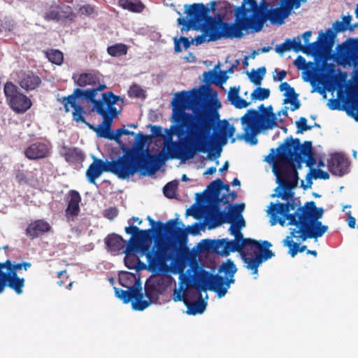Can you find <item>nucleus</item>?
Returning a JSON list of instances; mask_svg holds the SVG:
<instances>
[{"label": "nucleus", "instance_id": "obj_30", "mask_svg": "<svg viewBox=\"0 0 358 358\" xmlns=\"http://www.w3.org/2000/svg\"><path fill=\"white\" fill-rule=\"evenodd\" d=\"M329 171L336 176H341L348 172L349 162L341 153H332L327 159Z\"/></svg>", "mask_w": 358, "mask_h": 358}, {"label": "nucleus", "instance_id": "obj_15", "mask_svg": "<svg viewBox=\"0 0 358 358\" xmlns=\"http://www.w3.org/2000/svg\"><path fill=\"white\" fill-rule=\"evenodd\" d=\"M290 49L296 52H302L307 55H317L325 46H332L335 40V32L331 29L319 32L317 40L307 45H303L299 38L287 39Z\"/></svg>", "mask_w": 358, "mask_h": 358}, {"label": "nucleus", "instance_id": "obj_40", "mask_svg": "<svg viewBox=\"0 0 358 358\" xmlns=\"http://www.w3.org/2000/svg\"><path fill=\"white\" fill-rule=\"evenodd\" d=\"M352 20V17L350 15L343 16V21H336L332 27L330 28L334 32H335V38L338 32H343L347 29L352 30L353 27H351L350 22Z\"/></svg>", "mask_w": 358, "mask_h": 358}, {"label": "nucleus", "instance_id": "obj_63", "mask_svg": "<svg viewBox=\"0 0 358 358\" xmlns=\"http://www.w3.org/2000/svg\"><path fill=\"white\" fill-rule=\"evenodd\" d=\"M216 172V167L208 168L204 172V175H213Z\"/></svg>", "mask_w": 358, "mask_h": 358}, {"label": "nucleus", "instance_id": "obj_16", "mask_svg": "<svg viewBox=\"0 0 358 358\" xmlns=\"http://www.w3.org/2000/svg\"><path fill=\"white\" fill-rule=\"evenodd\" d=\"M3 93L8 105L17 113H24L32 106L31 99L11 81L5 83Z\"/></svg>", "mask_w": 358, "mask_h": 358}, {"label": "nucleus", "instance_id": "obj_45", "mask_svg": "<svg viewBox=\"0 0 358 358\" xmlns=\"http://www.w3.org/2000/svg\"><path fill=\"white\" fill-rule=\"evenodd\" d=\"M46 56L52 64L60 65L64 61L63 53L59 50H49L46 52Z\"/></svg>", "mask_w": 358, "mask_h": 358}, {"label": "nucleus", "instance_id": "obj_46", "mask_svg": "<svg viewBox=\"0 0 358 358\" xmlns=\"http://www.w3.org/2000/svg\"><path fill=\"white\" fill-rule=\"evenodd\" d=\"M270 90L266 88L257 87L251 94L252 101H263L269 97Z\"/></svg>", "mask_w": 358, "mask_h": 358}, {"label": "nucleus", "instance_id": "obj_3", "mask_svg": "<svg viewBox=\"0 0 358 358\" xmlns=\"http://www.w3.org/2000/svg\"><path fill=\"white\" fill-rule=\"evenodd\" d=\"M237 268L233 261L227 259L222 263L219 268L220 273H223L226 280L222 277L213 275L212 273L196 266L194 273L196 278V288L190 285V282L182 273L180 274V282L178 289H175L173 300L182 301L187 308L189 315L201 314L206 308L207 302L202 299L192 302L196 299L198 292L207 289L214 291L219 298L223 297L227 292L231 284L234 283V274ZM200 298H202L201 295Z\"/></svg>", "mask_w": 358, "mask_h": 358}, {"label": "nucleus", "instance_id": "obj_36", "mask_svg": "<svg viewBox=\"0 0 358 358\" xmlns=\"http://www.w3.org/2000/svg\"><path fill=\"white\" fill-rule=\"evenodd\" d=\"M240 86H234L229 88L227 94V99L236 108H246L251 104V101H247L240 96Z\"/></svg>", "mask_w": 358, "mask_h": 358}, {"label": "nucleus", "instance_id": "obj_25", "mask_svg": "<svg viewBox=\"0 0 358 358\" xmlns=\"http://www.w3.org/2000/svg\"><path fill=\"white\" fill-rule=\"evenodd\" d=\"M61 102L64 106L65 113L70 112L69 106L73 108L72 112V119L73 121L84 123L88 125L90 128H93L92 126L86 122L84 117L85 111L81 105L76 103V99L73 93L67 96L62 97Z\"/></svg>", "mask_w": 358, "mask_h": 358}, {"label": "nucleus", "instance_id": "obj_56", "mask_svg": "<svg viewBox=\"0 0 358 358\" xmlns=\"http://www.w3.org/2000/svg\"><path fill=\"white\" fill-rule=\"evenodd\" d=\"M130 94L131 96H133L136 98H140L143 95L144 91L139 87L134 85L132 87H131Z\"/></svg>", "mask_w": 358, "mask_h": 358}, {"label": "nucleus", "instance_id": "obj_35", "mask_svg": "<svg viewBox=\"0 0 358 358\" xmlns=\"http://www.w3.org/2000/svg\"><path fill=\"white\" fill-rule=\"evenodd\" d=\"M280 90L283 92L285 99L283 103L289 104V108L292 110H296L300 107V103L295 93L294 89L290 86L287 82L282 83L279 86Z\"/></svg>", "mask_w": 358, "mask_h": 358}, {"label": "nucleus", "instance_id": "obj_17", "mask_svg": "<svg viewBox=\"0 0 358 358\" xmlns=\"http://www.w3.org/2000/svg\"><path fill=\"white\" fill-rule=\"evenodd\" d=\"M282 150V155L289 157L292 161L298 159H307V165L312 166L315 164V160L313 156L312 145L310 142H306L304 146H301L299 141L296 142L287 139L284 145L278 148V151Z\"/></svg>", "mask_w": 358, "mask_h": 358}, {"label": "nucleus", "instance_id": "obj_38", "mask_svg": "<svg viewBox=\"0 0 358 358\" xmlns=\"http://www.w3.org/2000/svg\"><path fill=\"white\" fill-rule=\"evenodd\" d=\"M99 80L100 77L99 73L91 71L80 74L75 82L79 87H84L87 85H94L99 83Z\"/></svg>", "mask_w": 358, "mask_h": 358}, {"label": "nucleus", "instance_id": "obj_21", "mask_svg": "<svg viewBox=\"0 0 358 358\" xmlns=\"http://www.w3.org/2000/svg\"><path fill=\"white\" fill-rule=\"evenodd\" d=\"M114 118L115 117L111 118L108 124L105 122V118H103V122L100 125H99L96 128L93 127L94 130L96 131L98 136L109 140L115 141L120 144V146L121 147V145L124 144L120 141V137L122 135H131L135 136V141L133 143L134 145L136 141L137 135L140 133L144 134L143 132H138L136 134L135 132L130 131L129 130L124 128L117 129L115 132L112 131L110 128Z\"/></svg>", "mask_w": 358, "mask_h": 358}, {"label": "nucleus", "instance_id": "obj_42", "mask_svg": "<svg viewBox=\"0 0 358 358\" xmlns=\"http://www.w3.org/2000/svg\"><path fill=\"white\" fill-rule=\"evenodd\" d=\"M119 5L124 9L136 13H140L144 8L143 4L139 0H119Z\"/></svg>", "mask_w": 358, "mask_h": 358}, {"label": "nucleus", "instance_id": "obj_12", "mask_svg": "<svg viewBox=\"0 0 358 358\" xmlns=\"http://www.w3.org/2000/svg\"><path fill=\"white\" fill-rule=\"evenodd\" d=\"M278 155L273 149L266 157V162L273 164V172L276 176V182L279 186L276 187L275 194H272V197L278 196L285 200L286 203H291L294 196L293 189L298 185V173L294 168L288 169L284 174H280L275 165V161Z\"/></svg>", "mask_w": 358, "mask_h": 358}, {"label": "nucleus", "instance_id": "obj_2", "mask_svg": "<svg viewBox=\"0 0 358 358\" xmlns=\"http://www.w3.org/2000/svg\"><path fill=\"white\" fill-rule=\"evenodd\" d=\"M190 94L187 92H181L175 94L171 102L173 125L166 141V146L171 145L173 148L178 144L173 141L176 136L179 143L189 148L186 158H193L197 152L204 150L210 132V127L206 115L198 113L192 116L186 113L189 109Z\"/></svg>", "mask_w": 358, "mask_h": 358}, {"label": "nucleus", "instance_id": "obj_49", "mask_svg": "<svg viewBox=\"0 0 358 358\" xmlns=\"http://www.w3.org/2000/svg\"><path fill=\"white\" fill-rule=\"evenodd\" d=\"M206 94L208 96L210 97L215 107H216L217 108L221 107V103H220V101L218 100V97H217L218 94L216 91H215L214 90H213L210 87H208L206 89Z\"/></svg>", "mask_w": 358, "mask_h": 358}, {"label": "nucleus", "instance_id": "obj_1", "mask_svg": "<svg viewBox=\"0 0 358 358\" xmlns=\"http://www.w3.org/2000/svg\"><path fill=\"white\" fill-rule=\"evenodd\" d=\"M151 135H137L131 147L121 145L122 155L110 162L93 156V162L88 166L85 175L89 182L96 185V180L103 172H110L120 179H127L138 173L139 176H152L157 173V151L150 148L152 137H157V125L151 126Z\"/></svg>", "mask_w": 358, "mask_h": 358}, {"label": "nucleus", "instance_id": "obj_53", "mask_svg": "<svg viewBox=\"0 0 358 358\" xmlns=\"http://www.w3.org/2000/svg\"><path fill=\"white\" fill-rule=\"evenodd\" d=\"M275 50L277 53L280 55H282L285 52L290 51V46L288 43V40H285V41L278 45H276L275 48Z\"/></svg>", "mask_w": 358, "mask_h": 358}, {"label": "nucleus", "instance_id": "obj_51", "mask_svg": "<svg viewBox=\"0 0 358 358\" xmlns=\"http://www.w3.org/2000/svg\"><path fill=\"white\" fill-rule=\"evenodd\" d=\"M311 174L314 179L327 180L329 178V174L327 171L320 169H311Z\"/></svg>", "mask_w": 358, "mask_h": 358}, {"label": "nucleus", "instance_id": "obj_58", "mask_svg": "<svg viewBox=\"0 0 358 358\" xmlns=\"http://www.w3.org/2000/svg\"><path fill=\"white\" fill-rule=\"evenodd\" d=\"M328 106L331 110L341 109L340 102L336 99H331L328 102Z\"/></svg>", "mask_w": 358, "mask_h": 358}, {"label": "nucleus", "instance_id": "obj_29", "mask_svg": "<svg viewBox=\"0 0 358 358\" xmlns=\"http://www.w3.org/2000/svg\"><path fill=\"white\" fill-rule=\"evenodd\" d=\"M65 200L67 203L65 216L68 220L74 221L80 212L79 204L82 200L81 196L78 191L71 189L66 194Z\"/></svg>", "mask_w": 358, "mask_h": 358}, {"label": "nucleus", "instance_id": "obj_52", "mask_svg": "<svg viewBox=\"0 0 358 358\" xmlns=\"http://www.w3.org/2000/svg\"><path fill=\"white\" fill-rule=\"evenodd\" d=\"M296 124L299 132L310 130L312 129L311 126L307 124L306 118L303 117H300L299 120L296 122Z\"/></svg>", "mask_w": 358, "mask_h": 358}, {"label": "nucleus", "instance_id": "obj_14", "mask_svg": "<svg viewBox=\"0 0 358 358\" xmlns=\"http://www.w3.org/2000/svg\"><path fill=\"white\" fill-rule=\"evenodd\" d=\"M294 209V206L291 203L271 202L266 210L271 225L279 224L282 227L289 225L294 227L297 224L301 208H298L295 213H290Z\"/></svg>", "mask_w": 358, "mask_h": 358}, {"label": "nucleus", "instance_id": "obj_41", "mask_svg": "<svg viewBox=\"0 0 358 358\" xmlns=\"http://www.w3.org/2000/svg\"><path fill=\"white\" fill-rule=\"evenodd\" d=\"M294 236H292V232L290 231V235L287 236L283 240V245L285 247L289 248V254L294 257L298 252H302L306 250V246L303 245L302 247H299V244L294 242L293 238Z\"/></svg>", "mask_w": 358, "mask_h": 358}, {"label": "nucleus", "instance_id": "obj_33", "mask_svg": "<svg viewBox=\"0 0 358 358\" xmlns=\"http://www.w3.org/2000/svg\"><path fill=\"white\" fill-rule=\"evenodd\" d=\"M50 145L43 142H36L30 145L24 151L25 156L31 160L43 159L49 156Z\"/></svg>", "mask_w": 358, "mask_h": 358}, {"label": "nucleus", "instance_id": "obj_24", "mask_svg": "<svg viewBox=\"0 0 358 358\" xmlns=\"http://www.w3.org/2000/svg\"><path fill=\"white\" fill-rule=\"evenodd\" d=\"M73 16V11L70 6L53 4L44 13L43 18L48 22H59L66 19L72 20Z\"/></svg>", "mask_w": 358, "mask_h": 358}, {"label": "nucleus", "instance_id": "obj_39", "mask_svg": "<svg viewBox=\"0 0 358 358\" xmlns=\"http://www.w3.org/2000/svg\"><path fill=\"white\" fill-rule=\"evenodd\" d=\"M31 266L29 262H24L22 263L13 264L10 259H7L5 262H0V271L6 268L8 273H17V270L24 269L27 271Z\"/></svg>", "mask_w": 358, "mask_h": 358}, {"label": "nucleus", "instance_id": "obj_8", "mask_svg": "<svg viewBox=\"0 0 358 358\" xmlns=\"http://www.w3.org/2000/svg\"><path fill=\"white\" fill-rule=\"evenodd\" d=\"M259 108V110H248L241 118L243 132L237 136V139L244 140L251 145L257 143V136L259 134L278 127L277 117L271 106L266 108L261 105Z\"/></svg>", "mask_w": 358, "mask_h": 358}, {"label": "nucleus", "instance_id": "obj_55", "mask_svg": "<svg viewBox=\"0 0 358 358\" xmlns=\"http://www.w3.org/2000/svg\"><path fill=\"white\" fill-rule=\"evenodd\" d=\"M287 72L285 71H278L275 69L273 73V78L275 81H282L285 78Z\"/></svg>", "mask_w": 358, "mask_h": 358}, {"label": "nucleus", "instance_id": "obj_20", "mask_svg": "<svg viewBox=\"0 0 358 358\" xmlns=\"http://www.w3.org/2000/svg\"><path fill=\"white\" fill-rule=\"evenodd\" d=\"M261 4H264L261 11V15L264 18V24L269 20L272 24L281 25L284 23L285 20L290 15L293 9L282 0H280V6L268 9V4L265 1H262Z\"/></svg>", "mask_w": 358, "mask_h": 358}, {"label": "nucleus", "instance_id": "obj_50", "mask_svg": "<svg viewBox=\"0 0 358 358\" xmlns=\"http://www.w3.org/2000/svg\"><path fill=\"white\" fill-rule=\"evenodd\" d=\"M245 209V203H241L238 204H236L234 206L230 205L229 206V210L232 214H237V217L235 221H234L232 223L236 222L238 220V218L241 216L243 218L241 213Z\"/></svg>", "mask_w": 358, "mask_h": 358}, {"label": "nucleus", "instance_id": "obj_27", "mask_svg": "<svg viewBox=\"0 0 358 358\" xmlns=\"http://www.w3.org/2000/svg\"><path fill=\"white\" fill-rule=\"evenodd\" d=\"M228 73H234V67L231 66L227 71H221L220 63H218L212 70L203 73V81L206 83H213L216 85L222 86L229 79Z\"/></svg>", "mask_w": 358, "mask_h": 358}, {"label": "nucleus", "instance_id": "obj_23", "mask_svg": "<svg viewBox=\"0 0 358 358\" xmlns=\"http://www.w3.org/2000/svg\"><path fill=\"white\" fill-rule=\"evenodd\" d=\"M212 20H217L216 18L213 17H208L205 20V23L202 28V33L201 34L197 36L196 37L192 39V41H189L187 38H181L180 39V42L182 43L183 46L185 49H187L191 43H194L196 45H201L204 43L210 42V41H215L218 39H220L222 38H237L236 36H220L216 39H210L211 37V33L214 31V29H213L210 27V21Z\"/></svg>", "mask_w": 358, "mask_h": 358}, {"label": "nucleus", "instance_id": "obj_26", "mask_svg": "<svg viewBox=\"0 0 358 358\" xmlns=\"http://www.w3.org/2000/svg\"><path fill=\"white\" fill-rule=\"evenodd\" d=\"M24 282V278L18 277L17 273H8L0 271V293H2L8 286L17 294H21L23 292Z\"/></svg>", "mask_w": 358, "mask_h": 358}, {"label": "nucleus", "instance_id": "obj_54", "mask_svg": "<svg viewBox=\"0 0 358 358\" xmlns=\"http://www.w3.org/2000/svg\"><path fill=\"white\" fill-rule=\"evenodd\" d=\"M118 215V210L115 207H110L105 210L104 216L110 220H113Z\"/></svg>", "mask_w": 358, "mask_h": 358}, {"label": "nucleus", "instance_id": "obj_18", "mask_svg": "<svg viewBox=\"0 0 358 358\" xmlns=\"http://www.w3.org/2000/svg\"><path fill=\"white\" fill-rule=\"evenodd\" d=\"M155 303H157V272H152V275L145 282L144 293L141 284L140 296L134 298L131 306L134 310L142 311Z\"/></svg>", "mask_w": 358, "mask_h": 358}, {"label": "nucleus", "instance_id": "obj_7", "mask_svg": "<svg viewBox=\"0 0 358 358\" xmlns=\"http://www.w3.org/2000/svg\"><path fill=\"white\" fill-rule=\"evenodd\" d=\"M145 236H133L127 241V246L123 250L124 262L129 269H134L136 273L144 269L157 272V246L147 244Z\"/></svg>", "mask_w": 358, "mask_h": 358}, {"label": "nucleus", "instance_id": "obj_61", "mask_svg": "<svg viewBox=\"0 0 358 358\" xmlns=\"http://www.w3.org/2000/svg\"><path fill=\"white\" fill-rule=\"evenodd\" d=\"M311 36H312V31H307L303 34L302 38L305 42V45L310 44L309 43V41H310Z\"/></svg>", "mask_w": 358, "mask_h": 358}, {"label": "nucleus", "instance_id": "obj_22", "mask_svg": "<svg viewBox=\"0 0 358 358\" xmlns=\"http://www.w3.org/2000/svg\"><path fill=\"white\" fill-rule=\"evenodd\" d=\"M208 12V10L202 3H194L189 6L187 9L188 22L185 18L179 17L178 19V24L183 25L181 31H188L191 29H196L190 22L192 21L200 22L206 18Z\"/></svg>", "mask_w": 358, "mask_h": 358}, {"label": "nucleus", "instance_id": "obj_62", "mask_svg": "<svg viewBox=\"0 0 358 358\" xmlns=\"http://www.w3.org/2000/svg\"><path fill=\"white\" fill-rule=\"evenodd\" d=\"M174 45H175V50L177 52H180L182 51V48L180 47V41L178 40L176 38H174Z\"/></svg>", "mask_w": 358, "mask_h": 358}, {"label": "nucleus", "instance_id": "obj_9", "mask_svg": "<svg viewBox=\"0 0 358 358\" xmlns=\"http://www.w3.org/2000/svg\"><path fill=\"white\" fill-rule=\"evenodd\" d=\"M335 58L338 64L353 66L354 73L358 76V38H349L336 48ZM351 97L343 106L347 114L358 122V80L354 79L351 87Z\"/></svg>", "mask_w": 358, "mask_h": 358}, {"label": "nucleus", "instance_id": "obj_64", "mask_svg": "<svg viewBox=\"0 0 358 358\" xmlns=\"http://www.w3.org/2000/svg\"><path fill=\"white\" fill-rule=\"evenodd\" d=\"M106 88V85L104 84H99V86L96 88H94V90H96V94L98 92H101Z\"/></svg>", "mask_w": 358, "mask_h": 358}, {"label": "nucleus", "instance_id": "obj_48", "mask_svg": "<svg viewBox=\"0 0 358 358\" xmlns=\"http://www.w3.org/2000/svg\"><path fill=\"white\" fill-rule=\"evenodd\" d=\"M178 182L172 181L166 184L163 189L164 194L166 197L172 199L176 196Z\"/></svg>", "mask_w": 358, "mask_h": 358}, {"label": "nucleus", "instance_id": "obj_32", "mask_svg": "<svg viewBox=\"0 0 358 358\" xmlns=\"http://www.w3.org/2000/svg\"><path fill=\"white\" fill-rule=\"evenodd\" d=\"M294 65L299 70L303 71L302 78L309 83L313 87L315 86L316 80L315 78V65L313 62L306 63L305 58L301 55L298 56L294 62Z\"/></svg>", "mask_w": 358, "mask_h": 358}, {"label": "nucleus", "instance_id": "obj_5", "mask_svg": "<svg viewBox=\"0 0 358 358\" xmlns=\"http://www.w3.org/2000/svg\"><path fill=\"white\" fill-rule=\"evenodd\" d=\"M162 229L177 238L186 240L189 234L198 235L201 226L194 223L185 227L183 223L178 219L170 220L165 224L158 222V271L182 274L186 266L185 256L187 251L182 248H176L175 243L170 238L164 243L161 235Z\"/></svg>", "mask_w": 358, "mask_h": 358}, {"label": "nucleus", "instance_id": "obj_57", "mask_svg": "<svg viewBox=\"0 0 358 358\" xmlns=\"http://www.w3.org/2000/svg\"><path fill=\"white\" fill-rule=\"evenodd\" d=\"M292 8L297 9L300 7L301 2H306V0H282Z\"/></svg>", "mask_w": 358, "mask_h": 358}, {"label": "nucleus", "instance_id": "obj_13", "mask_svg": "<svg viewBox=\"0 0 358 358\" xmlns=\"http://www.w3.org/2000/svg\"><path fill=\"white\" fill-rule=\"evenodd\" d=\"M118 281L120 285L126 288L122 289L114 287L115 295L124 303H133L135 297L140 296L141 275L138 273H132L126 271H120L118 273Z\"/></svg>", "mask_w": 358, "mask_h": 358}, {"label": "nucleus", "instance_id": "obj_47", "mask_svg": "<svg viewBox=\"0 0 358 358\" xmlns=\"http://www.w3.org/2000/svg\"><path fill=\"white\" fill-rule=\"evenodd\" d=\"M266 73V69L260 67L257 70H253L249 75L250 80L255 85H260L261 81L263 80Z\"/></svg>", "mask_w": 358, "mask_h": 358}, {"label": "nucleus", "instance_id": "obj_31", "mask_svg": "<svg viewBox=\"0 0 358 358\" xmlns=\"http://www.w3.org/2000/svg\"><path fill=\"white\" fill-rule=\"evenodd\" d=\"M106 250L112 255L116 256L123 253L127 246L126 241L120 235L115 233L109 234L104 238Z\"/></svg>", "mask_w": 358, "mask_h": 358}, {"label": "nucleus", "instance_id": "obj_11", "mask_svg": "<svg viewBox=\"0 0 358 358\" xmlns=\"http://www.w3.org/2000/svg\"><path fill=\"white\" fill-rule=\"evenodd\" d=\"M76 99H85L89 102L93 103L94 108L96 112L100 115L102 118H105V122L108 124L111 118L116 117L120 113L117 110L115 104L118 101L123 102V99L120 96L115 95L112 92H105L102 94V99L96 100V90L92 89L81 90L76 88L73 92Z\"/></svg>", "mask_w": 358, "mask_h": 358}, {"label": "nucleus", "instance_id": "obj_10", "mask_svg": "<svg viewBox=\"0 0 358 358\" xmlns=\"http://www.w3.org/2000/svg\"><path fill=\"white\" fill-rule=\"evenodd\" d=\"M323 213V209L317 208L314 201L308 202L301 209L297 224L294 227H290L294 238L299 241H304L310 238L317 240L321 237L328 229L327 225L322 224L318 220L322 217Z\"/></svg>", "mask_w": 358, "mask_h": 358}, {"label": "nucleus", "instance_id": "obj_43", "mask_svg": "<svg viewBox=\"0 0 358 358\" xmlns=\"http://www.w3.org/2000/svg\"><path fill=\"white\" fill-rule=\"evenodd\" d=\"M236 129L234 125L229 124L227 121L224 120L221 122L220 126V134L225 138L224 143H227V138H231V143L236 141V138H234Z\"/></svg>", "mask_w": 358, "mask_h": 358}, {"label": "nucleus", "instance_id": "obj_4", "mask_svg": "<svg viewBox=\"0 0 358 358\" xmlns=\"http://www.w3.org/2000/svg\"><path fill=\"white\" fill-rule=\"evenodd\" d=\"M245 226L244 218L240 216L236 222L231 223L229 231L234 236V240L228 238L218 240H204L208 248L217 254L227 257L231 252L238 251L245 264V267L257 278L258 267L264 261L274 256L269 250L271 243L267 241L258 242L251 238H244L241 230Z\"/></svg>", "mask_w": 358, "mask_h": 358}, {"label": "nucleus", "instance_id": "obj_44", "mask_svg": "<svg viewBox=\"0 0 358 358\" xmlns=\"http://www.w3.org/2000/svg\"><path fill=\"white\" fill-rule=\"evenodd\" d=\"M128 47L124 43H116L107 48V52L112 57H121L127 55Z\"/></svg>", "mask_w": 358, "mask_h": 358}, {"label": "nucleus", "instance_id": "obj_6", "mask_svg": "<svg viewBox=\"0 0 358 358\" xmlns=\"http://www.w3.org/2000/svg\"><path fill=\"white\" fill-rule=\"evenodd\" d=\"M262 8L264 4H258L255 0H243L241 5L235 8L234 23H224L221 20L210 21V27L214 29L210 40L220 36L241 38L249 31H261L264 27V18L261 15Z\"/></svg>", "mask_w": 358, "mask_h": 358}, {"label": "nucleus", "instance_id": "obj_19", "mask_svg": "<svg viewBox=\"0 0 358 358\" xmlns=\"http://www.w3.org/2000/svg\"><path fill=\"white\" fill-rule=\"evenodd\" d=\"M143 222L142 219L133 216L127 220L128 226L124 227V231L127 234L133 236H145L147 238V244L154 245L157 243V221H151V227L149 229H141L140 226Z\"/></svg>", "mask_w": 358, "mask_h": 358}, {"label": "nucleus", "instance_id": "obj_37", "mask_svg": "<svg viewBox=\"0 0 358 358\" xmlns=\"http://www.w3.org/2000/svg\"><path fill=\"white\" fill-rule=\"evenodd\" d=\"M62 155L69 163H80L85 160V155L78 148L64 147Z\"/></svg>", "mask_w": 358, "mask_h": 358}, {"label": "nucleus", "instance_id": "obj_59", "mask_svg": "<svg viewBox=\"0 0 358 358\" xmlns=\"http://www.w3.org/2000/svg\"><path fill=\"white\" fill-rule=\"evenodd\" d=\"M347 215H348V224L350 228L354 229L355 227V222H356L355 218L351 215L350 211H348L347 213Z\"/></svg>", "mask_w": 358, "mask_h": 358}, {"label": "nucleus", "instance_id": "obj_60", "mask_svg": "<svg viewBox=\"0 0 358 358\" xmlns=\"http://www.w3.org/2000/svg\"><path fill=\"white\" fill-rule=\"evenodd\" d=\"M80 11L82 12V13H85V14H87V15H90V14H92L94 12V8L92 6H89V5L83 6L80 8Z\"/></svg>", "mask_w": 358, "mask_h": 358}, {"label": "nucleus", "instance_id": "obj_34", "mask_svg": "<svg viewBox=\"0 0 358 358\" xmlns=\"http://www.w3.org/2000/svg\"><path fill=\"white\" fill-rule=\"evenodd\" d=\"M52 227L43 219H38L29 223L25 230V234L30 239H35L41 234L50 231Z\"/></svg>", "mask_w": 358, "mask_h": 358}, {"label": "nucleus", "instance_id": "obj_28", "mask_svg": "<svg viewBox=\"0 0 358 358\" xmlns=\"http://www.w3.org/2000/svg\"><path fill=\"white\" fill-rule=\"evenodd\" d=\"M17 83L22 90L29 92L37 90L42 85V80L32 71H21L17 74Z\"/></svg>", "mask_w": 358, "mask_h": 358}]
</instances>
